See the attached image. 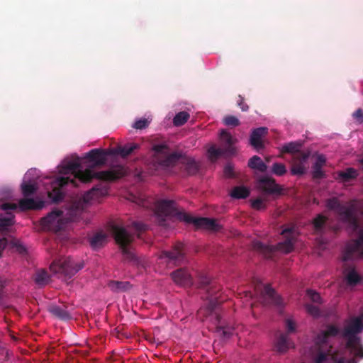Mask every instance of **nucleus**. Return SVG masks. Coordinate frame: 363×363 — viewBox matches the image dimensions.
Wrapping results in <instances>:
<instances>
[{
  "instance_id": "obj_1",
  "label": "nucleus",
  "mask_w": 363,
  "mask_h": 363,
  "mask_svg": "<svg viewBox=\"0 0 363 363\" xmlns=\"http://www.w3.org/2000/svg\"><path fill=\"white\" fill-rule=\"evenodd\" d=\"M109 152L102 149H93L86 154L90 164L89 168L83 170L79 161L67 162L60 171L62 174H71L70 177H60L54 179L51 183L52 190L48 191V197L54 203L61 201L64 198L62 188L69 183L77 186L75 179L82 183H89L94 178L102 181H115L125 175V169L122 166H117L111 169L94 172L91 168L104 165L107 160Z\"/></svg>"
},
{
  "instance_id": "obj_2",
  "label": "nucleus",
  "mask_w": 363,
  "mask_h": 363,
  "mask_svg": "<svg viewBox=\"0 0 363 363\" xmlns=\"http://www.w3.org/2000/svg\"><path fill=\"white\" fill-rule=\"evenodd\" d=\"M155 214L160 225H165V218H175L180 221L188 224H194L197 228L218 230L220 225L215 219L208 218H196L185 212L180 211L174 201L162 200L157 202L155 208Z\"/></svg>"
},
{
  "instance_id": "obj_3",
  "label": "nucleus",
  "mask_w": 363,
  "mask_h": 363,
  "mask_svg": "<svg viewBox=\"0 0 363 363\" xmlns=\"http://www.w3.org/2000/svg\"><path fill=\"white\" fill-rule=\"evenodd\" d=\"M281 235L285 238L283 242H280L276 245H269L260 241H255L252 244L253 249L262 254L267 259H273L277 252L286 254L291 252L294 250L296 240L294 229L293 228H286L282 230Z\"/></svg>"
},
{
  "instance_id": "obj_4",
  "label": "nucleus",
  "mask_w": 363,
  "mask_h": 363,
  "mask_svg": "<svg viewBox=\"0 0 363 363\" xmlns=\"http://www.w3.org/2000/svg\"><path fill=\"white\" fill-rule=\"evenodd\" d=\"M362 330V317H354L350 320L342 332V336L347 340L346 347L354 352V357L361 359L363 358V346L357 335Z\"/></svg>"
},
{
  "instance_id": "obj_5",
  "label": "nucleus",
  "mask_w": 363,
  "mask_h": 363,
  "mask_svg": "<svg viewBox=\"0 0 363 363\" xmlns=\"http://www.w3.org/2000/svg\"><path fill=\"white\" fill-rule=\"evenodd\" d=\"M357 202V200H352L345 205L336 198H333L328 200L327 207L335 211L342 222L348 224L353 231H356L359 228V222L356 214Z\"/></svg>"
},
{
  "instance_id": "obj_6",
  "label": "nucleus",
  "mask_w": 363,
  "mask_h": 363,
  "mask_svg": "<svg viewBox=\"0 0 363 363\" xmlns=\"http://www.w3.org/2000/svg\"><path fill=\"white\" fill-rule=\"evenodd\" d=\"M44 206L43 201H36L33 199H21L18 204L12 203H5L1 206V209L6 212V216H0V230L10 227L14 223V215L8 211L16 210L18 208L21 211L41 209Z\"/></svg>"
},
{
  "instance_id": "obj_7",
  "label": "nucleus",
  "mask_w": 363,
  "mask_h": 363,
  "mask_svg": "<svg viewBox=\"0 0 363 363\" xmlns=\"http://www.w3.org/2000/svg\"><path fill=\"white\" fill-rule=\"evenodd\" d=\"M111 231L123 258L128 261H134L135 256L132 246L134 235L129 233L123 226L117 224L111 225Z\"/></svg>"
},
{
  "instance_id": "obj_8",
  "label": "nucleus",
  "mask_w": 363,
  "mask_h": 363,
  "mask_svg": "<svg viewBox=\"0 0 363 363\" xmlns=\"http://www.w3.org/2000/svg\"><path fill=\"white\" fill-rule=\"evenodd\" d=\"M198 285L200 289L206 291V298L208 300L206 309L209 314L217 308V306L224 301L220 294V287L215 281H212L207 275L201 274L199 277Z\"/></svg>"
},
{
  "instance_id": "obj_9",
  "label": "nucleus",
  "mask_w": 363,
  "mask_h": 363,
  "mask_svg": "<svg viewBox=\"0 0 363 363\" xmlns=\"http://www.w3.org/2000/svg\"><path fill=\"white\" fill-rule=\"evenodd\" d=\"M83 267V262L77 261L70 257H64L54 260L50 266V269L61 277L70 279Z\"/></svg>"
},
{
  "instance_id": "obj_10",
  "label": "nucleus",
  "mask_w": 363,
  "mask_h": 363,
  "mask_svg": "<svg viewBox=\"0 0 363 363\" xmlns=\"http://www.w3.org/2000/svg\"><path fill=\"white\" fill-rule=\"evenodd\" d=\"M160 162L165 167H171L179 163L188 175H194L199 169V166L194 158L177 152L165 156L160 160Z\"/></svg>"
},
{
  "instance_id": "obj_11",
  "label": "nucleus",
  "mask_w": 363,
  "mask_h": 363,
  "mask_svg": "<svg viewBox=\"0 0 363 363\" xmlns=\"http://www.w3.org/2000/svg\"><path fill=\"white\" fill-rule=\"evenodd\" d=\"M69 221V218H64L62 211L55 209L41 219V225L45 229L57 233L65 228Z\"/></svg>"
},
{
  "instance_id": "obj_12",
  "label": "nucleus",
  "mask_w": 363,
  "mask_h": 363,
  "mask_svg": "<svg viewBox=\"0 0 363 363\" xmlns=\"http://www.w3.org/2000/svg\"><path fill=\"white\" fill-rule=\"evenodd\" d=\"M340 328L335 324H327L324 329L320 330L315 337V344L320 349L329 347L330 340L339 335Z\"/></svg>"
},
{
  "instance_id": "obj_13",
  "label": "nucleus",
  "mask_w": 363,
  "mask_h": 363,
  "mask_svg": "<svg viewBox=\"0 0 363 363\" xmlns=\"http://www.w3.org/2000/svg\"><path fill=\"white\" fill-rule=\"evenodd\" d=\"M183 247L182 243L178 242L172 250L162 251L160 255V258L167 259L168 264H172L174 265L182 264L185 259Z\"/></svg>"
},
{
  "instance_id": "obj_14",
  "label": "nucleus",
  "mask_w": 363,
  "mask_h": 363,
  "mask_svg": "<svg viewBox=\"0 0 363 363\" xmlns=\"http://www.w3.org/2000/svg\"><path fill=\"white\" fill-rule=\"evenodd\" d=\"M363 255V232H361L357 240L348 242L343 252L344 262L352 259L355 255Z\"/></svg>"
},
{
  "instance_id": "obj_15",
  "label": "nucleus",
  "mask_w": 363,
  "mask_h": 363,
  "mask_svg": "<svg viewBox=\"0 0 363 363\" xmlns=\"http://www.w3.org/2000/svg\"><path fill=\"white\" fill-rule=\"evenodd\" d=\"M309 155L305 152H300L293 156V161L291 172L293 175H303L306 172L304 164L306 162Z\"/></svg>"
},
{
  "instance_id": "obj_16",
  "label": "nucleus",
  "mask_w": 363,
  "mask_h": 363,
  "mask_svg": "<svg viewBox=\"0 0 363 363\" xmlns=\"http://www.w3.org/2000/svg\"><path fill=\"white\" fill-rule=\"evenodd\" d=\"M258 187L267 194H279L281 189L275 183V180L269 177H262L258 181Z\"/></svg>"
},
{
  "instance_id": "obj_17",
  "label": "nucleus",
  "mask_w": 363,
  "mask_h": 363,
  "mask_svg": "<svg viewBox=\"0 0 363 363\" xmlns=\"http://www.w3.org/2000/svg\"><path fill=\"white\" fill-rule=\"evenodd\" d=\"M314 230L317 234L323 235L328 231H335V228L328 223V217L318 214L313 220Z\"/></svg>"
},
{
  "instance_id": "obj_18",
  "label": "nucleus",
  "mask_w": 363,
  "mask_h": 363,
  "mask_svg": "<svg viewBox=\"0 0 363 363\" xmlns=\"http://www.w3.org/2000/svg\"><path fill=\"white\" fill-rule=\"evenodd\" d=\"M174 281L184 286H189L193 284L191 275L186 269H179L171 274Z\"/></svg>"
},
{
  "instance_id": "obj_19",
  "label": "nucleus",
  "mask_w": 363,
  "mask_h": 363,
  "mask_svg": "<svg viewBox=\"0 0 363 363\" xmlns=\"http://www.w3.org/2000/svg\"><path fill=\"white\" fill-rule=\"evenodd\" d=\"M261 296L264 301H268L269 303L281 307L283 306V300L275 291L269 286L266 285L261 291Z\"/></svg>"
},
{
  "instance_id": "obj_20",
  "label": "nucleus",
  "mask_w": 363,
  "mask_h": 363,
  "mask_svg": "<svg viewBox=\"0 0 363 363\" xmlns=\"http://www.w3.org/2000/svg\"><path fill=\"white\" fill-rule=\"evenodd\" d=\"M108 194L107 187L100 184L94 186L89 191H86L82 196V200L85 203H89L94 199L104 196Z\"/></svg>"
},
{
  "instance_id": "obj_21",
  "label": "nucleus",
  "mask_w": 363,
  "mask_h": 363,
  "mask_svg": "<svg viewBox=\"0 0 363 363\" xmlns=\"http://www.w3.org/2000/svg\"><path fill=\"white\" fill-rule=\"evenodd\" d=\"M268 128L265 127H260L254 129L250 135V144L255 149L259 150L263 148L264 145L262 138L267 135Z\"/></svg>"
},
{
  "instance_id": "obj_22",
  "label": "nucleus",
  "mask_w": 363,
  "mask_h": 363,
  "mask_svg": "<svg viewBox=\"0 0 363 363\" xmlns=\"http://www.w3.org/2000/svg\"><path fill=\"white\" fill-rule=\"evenodd\" d=\"M140 148V145L139 144L130 143L124 145L117 146L113 150V152L116 155H120L122 158H126Z\"/></svg>"
},
{
  "instance_id": "obj_23",
  "label": "nucleus",
  "mask_w": 363,
  "mask_h": 363,
  "mask_svg": "<svg viewBox=\"0 0 363 363\" xmlns=\"http://www.w3.org/2000/svg\"><path fill=\"white\" fill-rule=\"evenodd\" d=\"M343 273L349 285L354 286L361 280L360 276L358 274L353 265L345 263L344 264Z\"/></svg>"
},
{
  "instance_id": "obj_24",
  "label": "nucleus",
  "mask_w": 363,
  "mask_h": 363,
  "mask_svg": "<svg viewBox=\"0 0 363 363\" xmlns=\"http://www.w3.org/2000/svg\"><path fill=\"white\" fill-rule=\"evenodd\" d=\"M220 140L225 146V150L227 153H234L235 148L233 145L236 140L232 137L230 133L225 130H222L220 133Z\"/></svg>"
},
{
  "instance_id": "obj_25",
  "label": "nucleus",
  "mask_w": 363,
  "mask_h": 363,
  "mask_svg": "<svg viewBox=\"0 0 363 363\" xmlns=\"http://www.w3.org/2000/svg\"><path fill=\"white\" fill-rule=\"evenodd\" d=\"M49 311L52 315L62 320H68L72 318L71 314L62 306H51L49 308Z\"/></svg>"
},
{
  "instance_id": "obj_26",
  "label": "nucleus",
  "mask_w": 363,
  "mask_h": 363,
  "mask_svg": "<svg viewBox=\"0 0 363 363\" xmlns=\"http://www.w3.org/2000/svg\"><path fill=\"white\" fill-rule=\"evenodd\" d=\"M290 347H294L289 340L287 334L281 333L276 342L275 347L280 353L286 352Z\"/></svg>"
},
{
  "instance_id": "obj_27",
  "label": "nucleus",
  "mask_w": 363,
  "mask_h": 363,
  "mask_svg": "<svg viewBox=\"0 0 363 363\" xmlns=\"http://www.w3.org/2000/svg\"><path fill=\"white\" fill-rule=\"evenodd\" d=\"M153 150L156 154L158 155L156 158L155 162L157 163V167H166L165 166L160 164V161L162 158H164L165 156L170 155L171 154L167 153L168 147L167 145L164 144H159L153 146Z\"/></svg>"
},
{
  "instance_id": "obj_28",
  "label": "nucleus",
  "mask_w": 363,
  "mask_h": 363,
  "mask_svg": "<svg viewBox=\"0 0 363 363\" xmlns=\"http://www.w3.org/2000/svg\"><path fill=\"white\" fill-rule=\"evenodd\" d=\"M108 287L114 292H123L131 288V284L128 281H111L108 284Z\"/></svg>"
},
{
  "instance_id": "obj_29",
  "label": "nucleus",
  "mask_w": 363,
  "mask_h": 363,
  "mask_svg": "<svg viewBox=\"0 0 363 363\" xmlns=\"http://www.w3.org/2000/svg\"><path fill=\"white\" fill-rule=\"evenodd\" d=\"M357 171L352 167L347 168L344 171H340L337 173V177L343 182H348L357 177Z\"/></svg>"
},
{
  "instance_id": "obj_30",
  "label": "nucleus",
  "mask_w": 363,
  "mask_h": 363,
  "mask_svg": "<svg viewBox=\"0 0 363 363\" xmlns=\"http://www.w3.org/2000/svg\"><path fill=\"white\" fill-rule=\"evenodd\" d=\"M248 167L251 169L258 170L260 172L267 171V166L262 160V159L257 155H254L248 162Z\"/></svg>"
},
{
  "instance_id": "obj_31",
  "label": "nucleus",
  "mask_w": 363,
  "mask_h": 363,
  "mask_svg": "<svg viewBox=\"0 0 363 363\" xmlns=\"http://www.w3.org/2000/svg\"><path fill=\"white\" fill-rule=\"evenodd\" d=\"M301 146V143L298 142H291L284 145L281 147V152L282 153H291L294 154V155H296L301 152L299 151Z\"/></svg>"
},
{
  "instance_id": "obj_32",
  "label": "nucleus",
  "mask_w": 363,
  "mask_h": 363,
  "mask_svg": "<svg viewBox=\"0 0 363 363\" xmlns=\"http://www.w3.org/2000/svg\"><path fill=\"white\" fill-rule=\"evenodd\" d=\"M107 236L102 233H97L90 239V245L93 248H99L104 245L106 241Z\"/></svg>"
},
{
  "instance_id": "obj_33",
  "label": "nucleus",
  "mask_w": 363,
  "mask_h": 363,
  "mask_svg": "<svg viewBox=\"0 0 363 363\" xmlns=\"http://www.w3.org/2000/svg\"><path fill=\"white\" fill-rule=\"evenodd\" d=\"M34 279L37 284L45 286L48 284L50 276L45 269H41L36 272Z\"/></svg>"
},
{
  "instance_id": "obj_34",
  "label": "nucleus",
  "mask_w": 363,
  "mask_h": 363,
  "mask_svg": "<svg viewBox=\"0 0 363 363\" xmlns=\"http://www.w3.org/2000/svg\"><path fill=\"white\" fill-rule=\"evenodd\" d=\"M250 195V191L245 186H235L231 191L230 196L234 199H245Z\"/></svg>"
},
{
  "instance_id": "obj_35",
  "label": "nucleus",
  "mask_w": 363,
  "mask_h": 363,
  "mask_svg": "<svg viewBox=\"0 0 363 363\" xmlns=\"http://www.w3.org/2000/svg\"><path fill=\"white\" fill-rule=\"evenodd\" d=\"M225 152H226L225 150L218 148L215 145H212L208 149V157L212 162L217 160Z\"/></svg>"
},
{
  "instance_id": "obj_36",
  "label": "nucleus",
  "mask_w": 363,
  "mask_h": 363,
  "mask_svg": "<svg viewBox=\"0 0 363 363\" xmlns=\"http://www.w3.org/2000/svg\"><path fill=\"white\" fill-rule=\"evenodd\" d=\"M189 114L186 111L179 112L173 118V123L176 126L184 125L189 118Z\"/></svg>"
},
{
  "instance_id": "obj_37",
  "label": "nucleus",
  "mask_w": 363,
  "mask_h": 363,
  "mask_svg": "<svg viewBox=\"0 0 363 363\" xmlns=\"http://www.w3.org/2000/svg\"><path fill=\"white\" fill-rule=\"evenodd\" d=\"M22 193L24 196L27 197L33 195L37 190V187L33 184L23 183L21 185Z\"/></svg>"
},
{
  "instance_id": "obj_38",
  "label": "nucleus",
  "mask_w": 363,
  "mask_h": 363,
  "mask_svg": "<svg viewBox=\"0 0 363 363\" xmlns=\"http://www.w3.org/2000/svg\"><path fill=\"white\" fill-rule=\"evenodd\" d=\"M223 123L227 126L236 127L240 125L239 119L231 115L225 116L223 120Z\"/></svg>"
},
{
  "instance_id": "obj_39",
  "label": "nucleus",
  "mask_w": 363,
  "mask_h": 363,
  "mask_svg": "<svg viewBox=\"0 0 363 363\" xmlns=\"http://www.w3.org/2000/svg\"><path fill=\"white\" fill-rule=\"evenodd\" d=\"M216 332L224 338H229L233 334V328L230 327L218 326Z\"/></svg>"
},
{
  "instance_id": "obj_40",
  "label": "nucleus",
  "mask_w": 363,
  "mask_h": 363,
  "mask_svg": "<svg viewBox=\"0 0 363 363\" xmlns=\"http://www.w3.org/2000/svg\"><path fill=\"white\" fill-rule=\"evenodd\" d=\"M330 350H326L325 351L320 350L314 359V363H324L325 362L329 357Z\"/></svg>"
},
{
  "instance_id": "obj_41",
  "label": "nucleus",
  "mask_w": 363,
  "mask_h": 363,
  "mask_svg": "<svg viewBox=\"0 0 363 363\" xmlns=\"http://www.w3.org/2000/svg\"><path fill=\"white\" fill-rule=\"evenodd\" d=\"M272 171L277 176H282L286 172V169L285 165L282 163H274Z\"/></svg>"
},
{
  "instance_id": "obj_42",
  "label": "nucleus",
  "mask_w": 363,
  "mask_h": 363,
  "mask_svg": "<svg viewBox=\"0 0 363 363\" xmlns=\"http://www.w3.org/2000/svg\"><path fill=\"white\" fill-rule=\"evenodd\" d=\"M333 345H330L327 350H330V352L329 353V357H330L331 360L333 363H345V358L344 357H338V352L335 351L332 352Z\"/></svg>"
},
{
  "instance_id": "obj_43",
  "label": "nucleus",
  "mask_w": 363,
  "mask_h": 363,
  "mask_svg": "<svg viewBox=\"0 0 363 363\" xmlns=\"http://www.w3.org/2000/svg\"><path fill=\"white\" fill-rule=\"evenodd\" d=\"M251 203L252 207L255 210H262L266 208L264 200L260 198L251 200Z\"/></svg>"
},
{
  "instance_id": "obj_44",
  "label": "nucleus",
  "mask_w": 363,
  "mask_h": 363,
  "mask_svg": "<svg viewBox=\"0 0 363 363\" xmlns=\"http://www.w3.org/2000/svg\"><path fill=\"white\" fill-rule=\"evenodd\" d=\"M323 167L313 164L312 167V174L314 179H321L324 177V172L322 170Z\"/></svg>"
},
{
  "instance_id": "obj_45",
  "label": "nucleus",
  "mask_w": 363,
  "mask_h": 363,
  "mask_svg": "<svg viewBox=\"0 0 363 363\" xmlns=\"http://www.w3.org/2000/svg\"><path fill=\"white\" fill-rule=\"evenodd\" d=\"M132 226L138 233H143L148 229V226L146 224L138 221L133 222Z\"/></svg>"
},
{
  "instance_id": "obj_46",
  "label": "nucleus",
  "mask_w": 363,
  "mask_h": 363,
  "mask_svg": "<svg viewBox=\"0 0 363 363\" xmlns=\"http://www.w3.org/2000/svg\"><path fill=\"white\" fill-rule=\"evenodd\" d=\"M306 308L307 312L314 317H318L320 315V310L318 307L312 304H306Z\"/></svg>"
},
{
  "instance_id": "obj_47",
  "label": "nucleus",
  "mask_w": 363,
  "mask_h": 363,
  "mask_svg": "<svg viewBox=\"0 0 363 363\" xmlns=\"http://www.w3.org/2000/svg\"><path fill=\"white\" fill-rule=\"evenodd\" d=\"M307 296L310 298V299L315 303L320 302V296L318 293L313 291L311 289H308L306 291Z\"/></svg>"
},
{
  "instance_id": "obj_48",
  "label": "nucleus",
  "mask_w": 363,
  "mask_h": 363,
  "mask_svg": "<svg viewBox=\"0 0 363 363\" xmlns=\"http://www.w3.org/2000/svg\"><path fill=\"white\" fill-rule=\"evenodd\" d=\"M149 124L148 121L146 118H141L136 121L133 125V128L135 129H143L146 128Z\"/></svg>"
},
{
  "instance_id": "obj_49",
  "label": "nucleus",
  "mask_w": 363,
  "mask_h": 363,
  "mask_svg": "<svg viewBox=\"0 0 363 363\" xmlns=\"http://www.w3.org/2000/svg\"><path fill=\"white\" fill-rule=\"evenodd\" d=\"M352 116L358 123L363 124V110L362 108H358L354 111Z\"/></svg>"
},
{
  "instance_id": "obj_50",
  "label": "nucleus",
  "mask_w": 363,
  "mask_h": 363,
  "mask_svg": "<svg viewBox=\"0 0 363 363\" xmlns=\"http://www.w3.org/2000/svg\"><path fill=\"white\" fill-rule=\"evenodd\" d=\"M237 104L242 111H247L249 108L248 105L245 103L244 98L241 95L238 96Z\"/></svg>"
},
{
  "instance_id": "obj_51",
  "label": "nucleus",
  "mask_w": 363,
  "mask_h": 363,
  "mask_svg": "<svg viewBox=\"0 0 363 363\" xmlns=\"http://www.w3.org/2000/svg\"><path fill=\"white\" fill-rule=\"evenodd\" d=\"M224 175L228 178H232L234 177L233 168L230 164H228L225 166Z\"/></svg>"
},
{
  "instance_id": "obj_52",
  "label": "nucleus",
  "mask_w": 363,
  "mask_h": 363,
  "mask_svg": "<svg viewBox=\"0 0 363 363\" xmlns=\"http://www.w3.org/2000/svg\"><path fill=\"white\" fill-rule=\"evenodd\" d=\"M286 327L287 330V333H294L296 330V325L294 321L291 319L286 320Z\"/></svg>"
},
{
  "instance_id": "obj_53",
  "label": "nucleus",
  "mask_w": 363,
  "mask_h": 363,
  "mask_svg": "<svg viewBox=\"0 0 363 363\" xmlns=\"http://www.w3.org/2000/svg\"><path fill=\"white\" fill-rule=\"evenodd\" d=\"M8 245V240L5 238H0V257L3 250L6 248Z\"/></svg>"
},
{
  "instance_id": "obj_54",
  "label": "nucleus",
  "mask_w": 363,
  "mask_h": 363,
  "mask_svg": "<svg viewBox=\"0 0 363 363\" xmlns=\"http://www.w3.org/2000/svg\"><path fill=\"white\" fill-rule=\"evenodd\" d=\"M325 163V157L323 155H319L317 157L316 161L314 163V164L315 165H319L320 167H323Z\"/></svg>"
},
{
  "instance_id": "obj_55",
  "label": "nucleus",
  "mask_w": 363,
  "mask_h": 363,
  "mask_svg": "<svg viewBox=\"0 0 363 363\" xmlns=\"http://www.w3.org/2000/svg\"><path fill=\"white\" fill-rule=\"evenodd\" d=\"M245 298H252V294L251 291H246L243 292Z\"/></svg>"
},
{
  "instance_id": "obj_56",
  "label": "nucleus",
  "mask_w": 363,
  "mask_h": 363,
  "mask_svg": "<svg viewBox=\"0 0 363 363\" xmlns=\"http://www.w3.org/2000/svg\"><path fill=\"white\" fill-rule=\"evenodd\" d=\"M3 285H0V298H1L3 296Z\"/></svg>"
},
{
  "instance_id": "obj_57",
  "label": "nucleus",
  "mask_w": 363,
  "mask_h": 363,
  "mask_svg": "<svg viewBox=\"0 0 363 363\" xmlns=\"http://www.w3.org/2000/svg\"><path fill=\"white\" fill-rule=\"evenodd\" d=\"M347 363H357L356 360L354 358H352L351 359H350Z\"/></svg>"
},
{
  "instance_id": "obj_58",
  "label": "nucleus",
  "mask_w": 363,
  "mask_h": 363,
  "mask_svg": "<svg viewBox=\"0 0 363 363\" xmlns=\"http://www.w3.org/2000/svg\"><path fill=\"white\" fill-rule=\"evenodd\" d=\"M216 318L217 320L219 322L220 321L219 320V318H220L219 315L216 314Z\"/></svg>"
},
{
  "instance_id": "obj_59",
  "label": "nucleus",
  "mask_w": 363,
  "mask_h": 363,
  "mask_svg": "<svg viewBox=\"0 0 363 363\" xmlns=\"http://www.w3.org/2000/svg\"><path fill=\"white\" fill-rule=\"evenodd\" d=\"M361 213L363 215V209L362 210Z\"/></svg>"
}]
</instances>
